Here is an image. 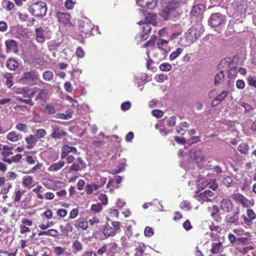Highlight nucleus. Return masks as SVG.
Wrapping results in <instances>:
<instances>
[{"mask_svg": "<svg viewBox=\"0 0 256 256\" xmlns=\"http://www.w3.org/2000/svg\"><path fill=\"white\" fill-rule=\"evenodd\" d=\"M107 245L108 246V253H116L117 252L118 245L116 243H111Z\"/></svg>", "mask_w": 256, "mask_h": 256, "instance_id": "obj_45", "label": "nucleus"}, {"mask_svg": "<svg viewBox=\"0 0 256 256\" xmlns=\"http://www.w3.org/2000/svg\"><path fill=\"white\" fill-rule=\"evenodd\" d=\"M220 209L224 212H230L233 208V204L229 199H223L220 202Z\"/></svg>", "mask_w": 256, "mask_h": 256, "instance_id": "obj_10", "label": "nucleus"}, {"mask_svg": "<svg viewBox=\"0 0 256 256\" xmlns=\"http://www.w3.org/2000/svg\"><path fill=\"white\" fill-rule=\"evenodd\" d=\"M46 134V132L44 130L38 129L36 130L34 136L38 140L44 138Z\"/></svg>", "mask_w": 256, "mask_h": 256, "instance_id": "obj_48", "label": "nucleus"}, {"mask_svg": "<svg viewBox=\"0 0 256 256\" xmlns=\"http://www.w3.org/2000/svg\"><path fill=\"white\" fill-rule=\"evenodd\" d=\"M99 188L98 185L92 184L86 186L85 190L87 194H92L94 190H98Z\"/></svg>", "mask_w": 256, "mask_h": 256, "instance_id": "obj_31", "label": "nucleus"}, {"mask_svg": "<svg viewBox=\"0 0 256 256\" xmlns=\"http://www.w3.org/2000/svg\"><path fill=\"white\" fill-rule=\"evenodd\" d=\"M78 26L80 31L86 34H88L92 29L90 24L86 23L82 20L79 21Z\"/></svg>", "mask_w": 256, "mask_h": 256, "instance_id": "obj_20", "label": "nucleus"}, {"mask_svg": "<svg viewBox=\"0 0 256 256\" xmlns=\"http://www.w3.org/2000/svg\"><path fill=\"white\" fill-rule=\"evenodd\" d=\"M144 234L146 237L150 238L154 235V232L152 228L146 226L144 229Z\"/></svg>", "mask_w": 256, "mask_h": 256, "instance_id": "obj_56", "label": "nucleus"}, {"mask_svg": "<svg viewBox=\"0 0 256 256\" xmlns=\"http://www.w3.org/2000/svg\"><path fill=\"white\" fill-rule=\"evenodd\" d=\"M190 156L197 162H202L204 158L202 151L198 148H193L190 150Z\"/></svg>", "mask_w": 256, "mask_h": 256, "instance_id": "obj_7", "label": "nucleus"}, {"mask_svg": "<svg viewBox=\"0 0 256 256\" xmlns=\"http://www.w3.org/2000/svg\"><path fill=\"white\" fill-rule=\"evenodd\" d=\"M228 77L230 78H234L237 76V68L236 67V64L234 62V64H232L230 68L227 70Z\"/></svg>", "mask_w": 256, "mask_h": 256, "instance_id": "obj_24", "label": "nucleus"}, {"mask_svg": "<svg viewBox=\"0 0 256 256\" xmlns=\"http://www.w3.org/2000/svg\"><path fill=\"white\" fill-rule=\"evenodd\" d=\"M64 161H59L54 163L48 167V170L50 172H57L64 166Z\"/></svg>", "mask_w": 256, "mask_h": 256, "instance_id": "obj_21", "label": "nucleus"}, {"mask_svg": "<svg viewBox=\"0 0 256 256\" xmlns=\"http://www.w3.org/2000/svg\"><path fill=\"white\" fill-rule=\"evenodd\" d=\"M6 50L10 52L18 48L17 42L14 40H8L5 42Z\"/></svg>", "mask_w": 256, "mask_h": 256, "instance_id": "obj_17", "label": "nucleus"}, {"mask_svg": "<svg viewBox=\"0 0 256 256\" xmlns=\"http://www.w3.org/2000/svg\"><path fill=\"white\" fill-rule=\"evenodd\" d=\"M234 198L236 201L240 202L242 206L246 207L248 206V200L242 194H234Z\"/></svg>", "mask_w": 256, "mask_h": 256, "instance_id": "obj_23", "label": "nucleus"}, {"mask_svg": "<svg viewBox=\"0 0 256 256\" xmlns=\"http://www.w3.org/2000/svg\"><path fill=\"white\" fill-rule=\"evenodd\" d=\"M65 250V248L59 246L54 248V252L57 256L64 254Z\"/></svg>", "mask_w": 256, "mask_h": 256, "instance_id": "obj_54", "label": "nucleus"}, {"mask_svg": "<svg viewBox=\"0 0 256 256\" xmlns=\"http://www.w3.org/2000/svg\"><path fill=\"white\" fill-rule=\"evenodd\" d=\"M42 76L44 80L50 81L53 79L54 74L51 71L47 70L43 73Z\"/></svg>", "mask_w": 256, "mask_h": 256, "instance_id": "obj_47", "label": "nucleus"}, {"mask_svg": "<svg viewBox=\"0 0 256 256\" xmlns=\"http://www.w3.org/2000/svg\"><path fill=\"white\" fill-rule=\"evenodd\" d=\"M172 66L168 63L164 62L160 66V69L164 72L170 71L172 69Z\"/></svg>", "mask_w": 256, "mask_h": 256, "instance_id": "obj_52", "label": "nucleus"}, {"mask_svg": "<svg viewBox=\"0 0 256 256\" xmlns=\"http://www.w3.org/2000/svg\"><path fill=\"white\" fill-rule=\"evenodd\" d=\"M140 25L142 24L141 28H142V32H146L148 34L152 30V28L149 24L144 22L142 21H140L138 22Z\"/></svg>", "mask_w": 256, "mask_h": 256, "instance_id": "obj_41", "label": "nucleus"}, {"mask_svg": "<svg viewBox=\"0 0 256 256\" xmlns=\"http://www.w3.org/2000/svg\"><path fill=\"white\" fill-rule=\"evenodd\" d=\"M224 80V70H222L219 73L217 74L214 78V84H218L222 82Z\"/></svg>", "mask_w": 256, "mask_h": 256, "instance_id": "obj_40", "label": "nucleus"}, {"mask_svg": "<svg viewBox=\"0 0 256 256\" xmlns=\"http://www.w3.org/2000/svg\"><path fill=\"white\" fill-rule=\"evenodd\" d=\"M36 38L38 42L43 43L46 40L44 30L42 28H36L34 30Z\"/></svg>", "mask_w": 256, "mask_h": 256, "instance_id": "obj_13", "label": "nucleus"}, {"mask_svg": "<svg viewBox=\"0 0 256 256\" xmlns=\"http://www.w3.org/2000/svg\"><path fill=\"white\" fill-rule=\"evenodd\" d=\"M234 62L230 58H226L221 60L218 66L219 69H224L227 70L232 64H234Z\"/></svg>", "mask_w": 256, "mask_h": 256, "instance_id": "obj_14", "label": "nucleus"}, {"mask_svg": "<svg viewBox=\"0 0 256 256\" xmlns=\"http://www.w3.org/2000/svg\"><path fill=\"white\" fill-rule=\"evenodd\" d=\"M56 18L60 22L66 24L69 22L70 16L68 14L58 12L56 14Z\"/></svg>", "mask_w": 256, "mask_h": 256, "instance_id": "obj_16", "label": "nucleus"}, {"mask_svg": "<svg viewBox=\"0 0 256 256\" xmlns=\"http://www.w3.org/2000/svg\"><path fill=\"white\" fill-rule=\"evenodd\" d=\"M176 9L174 6L168 4L160 12V16L166 20L172 18L176 14Z\"/></svg>", "mask_w": 256, "mask_h": 256, "instance_id": "obj_6", "label": "nucleus"}, {"mask_svg": "<svg viewBox=\"0 0 256 256\" xmlns=\"http://www.w3.org/2000/svg\"><path fill=\"white\" fill-rule=\"evenodd\" d=\"M205 8L204 5L202 4L194 6L192 8V14L195 16L200 15L205 10Z\"/></svg>", "mask_w": 256, "mask_h": 256, "instance_id": "obj_19", "label": "nucleus"}, {"mask_svg": "<svg viewBox=\"0 0 256 256\" xmlns=\"http://www.w3.org/2000/svg\"><path fill=\"white\" fill-rule=\"evenodd\" d=\"M60 228L62 232V236H68L69 232H72L73 230V228L70 223H67L65 226H60Z\"/></svg>", "mask_w": 256, "mask_h": 256, "instance_id": "obj_22", "label": "nucleus"}, {"mask_svg": "<svg viewBox=\"0 0 256 256\" xmlns=\"http://www.w3.org/2000/svg\"><path fill=\"white\" fill-rule=\"evenodd\" d=\"M180 207L181 208L185 210H188L190 208V203L187 201H183L180 205Z\"/></svg>", "mask_w": 256, "mask_h": 256, "instance_id": "obj_63", "label": "nucleus"}, {"mask_svg": "<svg viewBox=\"0 0 256 256\" xmlns=\"http://www.w3.org/2000/svg\"><path fill=\"white\" fill-rule=\"evenodd\" d=\"M76 152L77 150L75 147L64 145L62 148L61 158L62 159L66 158L70 152L76 154Z\"/></svg>", "mask_w": 256, "mask_h": 256, "instance_id": "obj_12", "label": "nucleus"}, {"mask_svg": "<svg viewBox=\"0 0 256 256\" xmlns=\"http://www.w3.org/2000/svg\"><path fill=\"white\" fill-rule=\"evenodd\" d=\"M246 214L248 218L251 220H254L256 218V214L254 211L252 209H248Z\"/></svg>", "mask_w": 256, "mask_h": 256, "instance_id": "obj_59", "label": "nucleus"}, {"mask_svg": "<svg viewBox=\"0 0 256 256\" xmlns=\"http://www.w3.org/2000/svg\"><path fill=\"white\" fill-rule=\"evenodd\" d=\"M103 232L106 236H112L115 235L116 234V232L114 230V229L109 225H106L105 226Z\"/></svg>", "mask_w": 256, "mask_h": 256, "instance_id": "obj_28", "label": "nucleus"}, {"mask_svg": "<svg viewBox=\"0 0 256 256\" xmlns=\"http://www.w3.org/2000/svg\"><path fill=\"white\" fill-rule=\"evenodd\" d=\"M202 30V26L200 24H196L189 28L185 33L184 38L186 42V45H190L195 42L201 35Z\"/></svg>", "mask_w": 256, "mask_h": 256, "instance_id": "obj_2", "label": "nucleus"}, {"mask_svg": "<svg viewBox=\"0 0 256 256\" xmlns=\"http://www.w3.org/2000/svg\"><path fill=\"white\" fill-rule=\"evenodd\" d=\"M8 140L12 142H16L22 138V134H18L16 132L12 131L8 132L6 135Z\"/></svg>", "mask_w": 256, "mask_h": 256, "instance_id": "obj_18", "label": "nucleus"}, {"mask_svg": "<svg viewBox=\"0 0 256 256\" xmlns=\"http://www.w3.org/2000/svg\"><path fill=\"white\" fill-rule=\"evenodd\" d=\"M200 140L198 136H192L188 140L186 143L188 145H191L193 144L196 143Z\"/></svg>", "mask_w": 256, "mask_h": 256, "instance_id": "obj_62", "label": "nucleus"}, {"mask_svg": "<svg viewBox=\"0 0 256 256\" xmlns=\"http://www.w3.org/2000/svg\"><path fill=\"white\" fill-rule=\"evenodd\" d=\"M36 92H38V96L36 98V100H44L46 98L48 93V91L44 89L38 88L36 90Z\"/></svg>", "mask_w": 256, "mask_h": 256, "instance_id": "obj_33", "label": "nucleus"}, {"mask_svg": "<svg viewBox=\"0 0 256 256\" xmlns=\"http://www.w3.org/2000/svg\"><path fill=\"white\" fill-rule=\"evenodd\" d=\"M146 249V246L145 244L143 243H138V246H136V250L137 251V256H142L145 254H146L144 252V251Z\"/></svg>", "mask_w": 256, "mask_h": 256, "instance_id": "obj_30", "label": "nucleus"}, {"mask_svg": "<svg viewBox=\"0 0 256 256\" xmlns=\"http://www.w3.org/2000/svg\"><path fill=\"white\" fill-rule=\"evenodd\" d=\"M222 246L220 242L218 243H212V248L210 250V252L212 254H217L220 252V250Z\"/></svg>", "mask_w": 256, "mask_h": 256, "instance_id": "obj_36", "label": "nucleus"}, {"mask_svg": "<svg viewBox=\"0 0 256 256\" xmlns=\"http://www.w3.org/2000/svg\"><path fill=\"white\" fill-rule=\"evenodd\" d=\"M14 98H16V100L20 102H22L29 104L32 106L34 104L33 102L30 98L24 99L18 96H14Z\"/></svg>", "mask_w": 256, "mask_h": 256, "instance_id": "obj_50", "label": "nucleus"}, {"mask_svg": "<svg viewBox=\"0 0 256 256\" xmlns=\"http://www.w3.org/2000/svg\"><path fill=\"white\" fill-rule=\"evenodd\" d=\"M238 214L239 210H238L232 216H227L226 217V222L230 224L238 225Z\"/></svg>", "mask_w": 256, "mask_h": 256, "instance_id": "obj_15", "label": "nucleus"}, {"mask_svg": "<svg viewBox=\"0 0 256 256\" xmlns=\"http://www.w3.org/2000/svg\"><path fill=\"white\" fill-rule=\"evenodd\" d=\"M137 4L140 7L154 9L157 5L158 0H136Z\"/></svg>", "mask_w": 256, "mask_h": 256, "instance_id": "obj_9", "label": "nucleus"}, {"mask_svg": "<svg viewBox=\"0 0 256 256\" xmlns=\"http://www.w3.org/2000/svg\"><path fill=\"white\" fill-rule=\"evenodd\" d=\"M182 30L179 26H174L172 28V33L170 34V37L171 40L176 38L182 32Z\"/></svg>", "mask_w": 256, "mask_h": 256, "instance_id": "obj_25", "label": "nucleus"}, {"mask_svg": "<svg viewBox=\"0 0 256 256\" xmlns=\"http://www.w3.org/2000/svg\"><path fill=\"white\" fill-rule=\"evenodd\" d=\"M44 112L48 114H52L56 112L55 106L52 104H47L46 106Z\"/></svg>", "mask_w": 256, "mask_h": 256, "instance_id": "obj_39", "label": "nucleus"}, {"mask_svg": "<svg viewBox=\"0 0 256 256\" xmlns=\"http://www.w3.org/2000/svg\"><path fill=\"white\" fill-rule=\"evenodd\" d=\"M26 143L29 144L27 146V148L31 149L34 147V144L38 141V138L34 135L30 134L26 138Z\"/></svg>", "mask_w": 256, "mask_h": 256, "instance_id": "obj_26", "label": "nucleus"}, {"mask_svg": "<svg viewBox=\"0 0 256 256\" xmlns=\"http://www.w3.org/2000/svg\"><path fill=\"white\" fill-rule=\"evenodd\" d=\"M222 183L224 186L228 188L233 186L235 184V182H234L232 178L228 176L223 179Z\"/></svg>", "mask_w": 256, "mask_h": 256, "instance_id": "obj_34", "label": "nucleus"}, {"mask_svg": "<svg viewBox=\"0 0 256 256\" xmlns=\"http://www.w3.org/2000/svg\"><path fill=\"white\" fill-rule=\"evenodd\" d=\"M32 182V178L30 176H24L23 178L22 184L26 187L30 186Z\"/></svg>", "mask_w": 256, "mask_h": 256, "instance_id": "obj_46", "label": "nucleus"}, {"mask_svg": "<svg viewBox=\"0 0 256 256\" xmlns=\"http://www.w3.org/2000/svg\"><path fill=\"white\" fill-rule=\"evenodd\" d=\"M28 10L33 16L36 18H42L46 15L47 6L45 2H38L31 4Z\"/></svg>", "mask_w": 256, "mask_h": 256, "instance_id": "obj_3", "label": "nucleus"}, {"mask_svg": "<svg viewBox=\"0 0 256 256\" xmlns=\"http://www.w3.org/2000/svg\"><path fill=\"white\" fill-rule=\"evenodd\" d=\"M108 246L106 244H104L100 248L98 249L96 251V254L98 255L102 256V254L108 252Z\"/></svg>", "mask_w": 256, "mask_h": 256, "instance_id": "obj_57", "label": "nucleus"}, {"mask_svg": "<svg viewBox=\"0 0 256 256\" xmlns=\"http://www.w3.org/2000/svg\"><path fill=\"white\" fill-rule=\"evenodd\" d=\"M239 105L243 107L244 110L245 112H248L252 108L247 103L244 102H239Z\"/></svg>", "mask_w": 256, "mask_h": 256, "instance_id": "obj_58", "label": "nucleus"}, {"mask_svg": "<svg viewBox=\"0 0 256 256\" xmlns=\"http://www.w3.org/2000/svg\"><path fill=\"white\" fill-rule=\"evenodd\" d=\"M6 66L10 70H14L18 67V63L14 59H9L7 61Z\"/></svg>", "mask_w": 256, "mask_h": 256, "instance_id": "obj_37", "label": "nucleus"}, {"mask_svg": "<svg viewBox=\"0 0 256 256\" xmlns=\"http://www.w3.org/2000/svg\"><path fill=\"white\" fill-rule=\"evenodd\" d=\"M248 150V146L245 144H241L238 147V150L241 153L245 154Z\"/></svg>", "mask_w": 256, "mask_h": 256, "instance_id": "obj_55", "label": "nucleus"}, {"mask_svg": "<svg viewBox=\"0 0 256 256\" xmlns=\"http://www.w3.org/2000/svg\"><path fill=\"white\" fill-rule=\"evenodd\" d=\"M16 128L18 130L24 133L28 132V126L24 124L18 123L16 126Z\"/></svg>", "mask_w": 256, "mask_h": 256, "instance_id": "obj_51", "label": "nucleus"}, {"mask_svg": "<svg viewBox=\"0 0 256 256\" xmlns=\"http://www.w3.org/2000/svg\"><path fill=\"white\" fill-rule=\"evenodd\" d=\"M156 16L154 14L148 13L146 16V22L149 24H154L156 22Z\"/></svg>", "mask_w": 256, "mask_h": 256, "instance_id": "obj_42", "label": "nucleus"}, {"mask_svg": "<svg viewBox=\"0 0 256 256\" xmlns=\"http://www.w3.org/2000/svg\"><path fill=\"white\" fill-rule=\"evenodd\" d=\"M52 132L50 134L52 138L55 140H60L67 136V132L64 130L62 127L57 125L52 126Z\"/></svg>", "mask_w": 256, "mask_h": 256, "instance_id": "obj_5", "label": "nucleus"}, {"mask_svg": "<svg viewBox=\"0 0 256 256\" xmlns=\"http://www.w3.org/2000/svg\"><path fill=\"white\" fill-rule=\"evenodd\" d=\"M86 164L82 159L78 157L75 160L72 164L70 168V171L78 172L85 168Z\"/></svg>", "mask_w": 256, "mask_h": 256, "instance_id": "obj_8", "label": "nucleus"}, {"mask_svg": "<svg viewBox=\"0 0 256 256\" xmlns=\"http://www.w3.org/2000/svg\"><path fill=\"white\" fill-rule=\"evenodd\" d=\"M29 90L30 88H28L26 87L18 89L16 90V93L22 94L24 98H27L28 91Z\"/></svg>", "mask_w": 256, "mask_h": 256, "instance_id": "obj_53", "label": "nucleus"}, {"mask_svg": "<svg viewBox=\"0 0 256 256\" xmlns=\"http://www.w3.org/2000/svg\"><path fill=\"white\" fill-rule=\"evenodd\" d=\"M25 190H16L14 192V194L13 196V198L14 200V202H18L21 198L22 196L24 193Z\"/></svg>", "mask_w": 256, "mask_h": 256, "instance_id": "obj_32", "label": "nucleus"}, {"mask_svg": "<svg viewBox=\"0 0 256 256\" xmlns=\"http://www.w3.org/2000/svg\"><path fill=\"white\" fill-rule=\"evenodd\" d=\"M72 248L76 251L74 253H76L82 250V246L79 241L76 240L72 244Z\"/></svg>", "mask_w": 256, "mask_h": 256, "instance_id": "obj_49", "label": "nucleus"}, {"mask_svg": "<svg viewBox=\"0 0 256 256\" xmlns=\"http://www.w3.org/2000/svg\"><path fill=\"white\" fill-rule=\"evenodd\" d=\"M213 195H214L213 192L208 190H206L200 194V196H202V197H205V198L212 196Z\"/></svg>", "mask_w": 256, "mask_h": 256, "instance_id": "obj_64", "label": "nucleus"}, {"mask_svg": "<svg viewBox=\"0 0 256 256\" xmlns=\"http://www.w3.org/2000/svg\"><path fill=\"white\" fill-rule=\"evenodd\" d=\"M226 16L220 12L212 13L209 19L208 24L212 27H218L226 22Z\"/></svg>", "mask_w": 256, "mask_h": 256, "instance_id": "obj_4", "label": "nucleus"}, {"mask_svg": "<svg viewBox=\"0 0 256 256\" xmlns=\"http://www.w3.org/2000/svg\"><path fill=\"white\" fill-rule=\"evenodd\" d=\"M208 211L210 212V216L214 218L215 216L218 214L220 210L218 206H212V207H208Z\"/></svg>", "mask_w": 256, "mask_h": 256, "instance_id": "obj_43", "label": "nucleus"}, {"mask_svg": "<svg viewBox=\"0 0 256 256\" xmlns=\"http://www.w3.org/2000/svg\"><path fill=\"white\" fill-rule=\"evenodd\" d=\"M183 49L180 48H176V50L172 52L169 57L170 60L176 59L182 52Z\"/></svg>", "mask_w": 256, "mask_h": 256, "instance_id": "obj_35", "label": "nucleus"}, {"mask_svg": "<svg viewBox=\"0 0 256 256\" xmlns=\"http://www.w3.org/2000/svg\"><path fill=\"white\" fill-rule=\"evenodd\" d=\"M40 78V74L36 70H30L23 73L19 82L24 84L34 86Z\"/></svg>", "mask_w": 256, "mask_h": 256, "instance_id": "obj_1", "label": "nucleus"}, {"mask_svg": "<svg viewBox=\"0 0 256 256\" xmlns=\"http://www.w3.org/2000/svg\"><path fill=\"white\" fill-rule=\"evenodd\" d=\"M102 206L100 203L92 204L91 206V210L96 212H100L102 210Z\"/></svg>", "mask_w": 256, "mask_h": 256, "instance_id": "obj_60", "label": "nucleus"}, {"mask_svg": "<svg viewBox=\"0 0 256 256\" xmlns=\"http://www.w3.org/2000/svg\"><path fill=\"white\" fill-rule=\"evenodd\" d=\"M7 150H12V148L6 145L4 146L2 148V154L4 156L2 160L8 164H11L13 162L12 158H9L8 156L12 154L13 152L12 151L7 152Z\"/></svg>", "mask_w": 256, "mask_h": 256, "instance_id": "obj_11", "label": "nucleus"}, {"mask_svg": "<svg viewBox=\"0 0 256 256\" xmlns=\"http://www.w3.org/2000/svg\"><path fill=\"white\" fill-rule=\"evenodd\" d=\"M74 226L76 228H82L84 230H86L88 226V222L83 219H79L74 222Z\"/></svg>", "mask_w": 256, "mask_h": 256, "instance_id": "obj_27", "label": "nucleus"}, {"mask_svg": "<svg viewBox=\"0 0 256 256\" xmlns=\"http://www.w3.org/2000/svg\"><path fill=\"white\" fill-rule=\"evenodd\" d=\"M2 6L8 11L12 10L14 8V4L8 0H4L2 2Z\"/></svg>", "mask_w": 256, "mask_h": 256, "instance_id": "obj_38", "label": "nucleus"}, {"mask_svg": "<svg viewBox=\"0 0 256 256\" xmlns=\"http://www.w3.org/2000/svg\"><path fill=\"white\" fill-rule=\"evenodd\" d=\"M152 114L157 118H160L163 116L164 112L160 110H154L152 111Z\"/></svg>", "mask_w": 256, "mask_h": 256, "instance_id": "obj_61", "label": "nucleus"}, {"mask_svg": "<svg viewBox=\"0 0 256 256\" xmlns=\"http://www.w3.org/2000/svg\"><path fill=\"white\" fill-rule=\"evenodd\" d=\"M0 190V193L2 194H6L9 192L10 190L12 187V184L10 182H6V184L2 186Z\"/></svg>", "mask_w": 256, "mask_h": 256, "instance_id": "obj_44", "label": "nucleus"}, {"mask_svg": "<svg viewBox=\"0 0 256 256\" xmlns=\"http://www.w3.org/2000/svg\"><path fill=\"white\" fill-rule=\"evenodd\" d=\"M228 92L226 91H222L220 94L216 97L214 100L212 104H214L215 102H218L214 105H217L220 102H222L227 96Z\"/></svg>", "mask_w": 256, "mask_h": 256, "instance_id": "obj_29", "label": "nucleus"}]
</instances>
